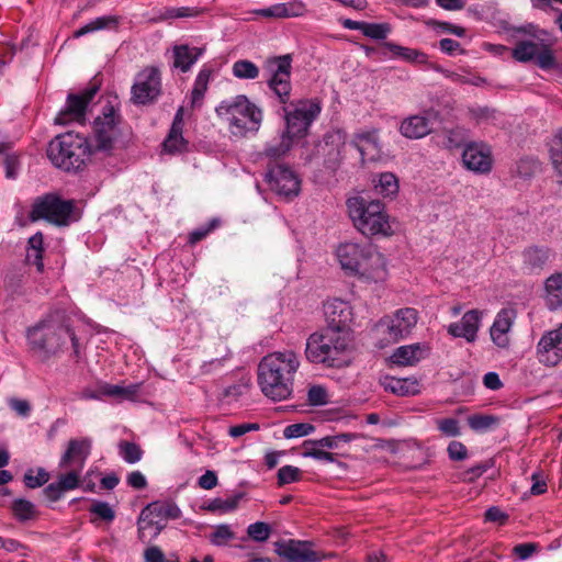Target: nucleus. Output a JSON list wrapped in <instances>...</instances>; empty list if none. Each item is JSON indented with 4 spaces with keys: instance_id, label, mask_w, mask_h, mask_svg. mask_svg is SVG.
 <instances>
[{
    "instance_id": "nucleus-17",
    "label": "nucleus",
    "mask_w": 562,
    "mask_h": 562,
    "mask_svg": "<svg viewBox=\"0 0 562 562\" xmlns=\"http://www.w3.org/2000/svg\"><path fill=\"white\" fill-rule=\"evenodd\" d=\"M345 146L346 133L341 130H331L316 145V155L323 158L326 168L335 170L342 160Z\"/></svg>"
},
{
    "instance_id": "nucleus-34",
    "label": "nucleus",
    "mask_w": 562,
    "mask_h": 562,
    "mask_svg": "<svg viewBox=\"0 0 562 562\" xmlns=\"http://www.w3.org/2000/svg\"><path fill=\"white\" fill-rule=\"evenodd\" d=\"M211 75L212 69L206 66H203L202 69L199 71L191 91L192 108L201 105L204 94L207 90Z\"/></svg>"
},
{
    "instance_id": "nucleus-35",
    "label": "nucleus",
    "mask_w": 562,
    "mask_h": 562,
    "mask_svg": "<svg viewBox=\"0 0 562 562\" xmlns=\"http://www.w3.org/2000/svg\"><path fill=\"white\" fill-rule=\"evenodd\" d=\"M244 493H236L227 498L215 497L207 502L205 509L212 513L225 514L235 510Z\"/></svg>"
},
{
    "instance_id": "nucleus-45",
    "label": "nucleus",
    "mask_w": 562,
    "mask_h": 562,
    "mask_svg": "<svg viewBox=\"0 0 562 562\" xmlns=\"http://www.w3.org/2000/svg\"><path fill=\"white\" fill-rule=\"evenodd\" d=\"M91 515H94L95 518H91L90 521L92 524H97V518L111 524L115 519V512L111 507V505L103 501H93V504L89 508Z\"/></svg>"
},
{
    "instance_id": "nucleus-4",
    "label": "nucleus",
    "mask_w": 562,
    "mask_h": 562,
    "mask_svg": "<svg viewBox=\"0 0 562 562\" xmlns=\"http://www.w3.org/2000/svg\"><path fill=\"white\" fill-rule=\"evenodd\" d=\"M216 115L227 123L232 135L244 137L256 133L262 122V111L246 95L238 94L220 102L215 108Z\"/></svg>"
},
{
    "instance_id": "nucleus-5",
    "label": "nucleus",
    "mask_w": 562,
    "mask_h": 562,
    "mask_svg": "<svg viewBox=\"0 0 562 562\" xmlns=\"http://www.w3.org/2000/svg\"><path fill=\"white\" fill-rule=\"evenodd\" d=\"M92 155L94 153L88 138L72 132L56 136L47 148L52 164L65 171L80 170Z\"/></svg>"
},
{
    "instance_id": "nucleus-41",
    "label": "nucleus",
    "mask_w": 562,
    "mask_h": 562,
    "mask_svg": "<svg viewBox=\"0 0 562 562\" xmlns=\"http://www.w3.org/2000/svg\"><path fill=\"white\" fill-rule=\"evenodd\" d=\"M540 44L531 41H520L513 48V57L520 63H527L535 59Z\"/></svg>"
},
{
    "instance_id": "nucleus-59",
    "label": "nucleus",
    "mask_w": 562,
    "mask_h": 562,
    "mask_svg": "<svg viewBox=\"0 0 562 562\" xmlns=\"http://www.w3.org/2000/svg\"><path fill=\"white\" fill-rule=\"evenodd\" d=\"M307 401L312 406L325 405L328 402L327 391L322 385H313L307 392Z\"/></svg>"
},
{
    "instance_id": "nucleus-11",
    "label": "nucleus",
    "mask_w": 562,
    "mask_h": 562,
    "mask_svg": "<svg viewBox=\"0 0 562 562\" xmlns=\"http://www.w3.org/2000/svg\"><path fill=\"white\" fill-rule=\"evenodd\" d=\"M181 516V510L173 502H153L142 509L138 520V538L144 541L148 525H158L157 532H161L166 527L165 521L177 519Z\"/></svg>"
},
{
    "instance_id": "nucleus-40",
    "label": "nucleus",
    "mask_w": 562,
    "mask_h": 562,
    "mask_svg": "<svg viewBox=\"0 0 562 562\" xmlns=\"http://www.w3.org/2000/svg\"><path fill=\"white\" fill-rule=\"evenodd\" d=\"M119 456L128 464H135L143 458L144 451L139 445L126 440L117 443Z\"/></svg>"
},
{
    "instance_id": "nucleus-49",
    "label": "nucleus",
    "mask_w": 562,
    "mask_h": 562,
    "mask_svg": "<svg viewBox=\"0 0 562 562\" xmlns=\"http://www.w3.org/2000/svg\"><path fill=\"white\" fill-rule=\"evenodd\" d=\"M209 538L213 546L222 547L227 544L228 541L235 539V532L228 525L222 524L215 527Z\"/></svg>"
},
{
    "instance_id": "nucleus-20",
    "label": "nucleus",
    "mask_w": 562,
    "mask_h": 562,
    "mask_svg": "<svg viewBox=\"0 0 562 562\" xmlns=\"http://www.w3.org/2000/svg\"><path fill=\"white\" fill-rule=\"evenodd\" d=\"M537 355L539 361L548 367H554L562 361V324L541 336Z\"/></svg>"
},
{
    "instance_id": "nucleus-6",
    "label": "nucleus",
    "mask_w": 562,
    "mask_h": 562,
    "mask_svg": "<svg viewBox=\"0 0 562 562\" xmlns=\"http://www.w3.org/2000/svg\"><path fill=\"white\" fill-rule=\"evenodd\" d=\"M26 338L33 349L54 356L63 350L67 340L71 341L75 355L78 356V338L65 323L49 316L42 319L26 331Z\"/></svg>"
},
{
    "instance_id": "nucleus-53",
    "label": "nucleus",
    "mask_w": 562,
    "mask_h": 562,
    "mask_svg": "<svg viewBox=\"0 0 562 562\" xmlns=\"http://www.w3.org/2000/svg\"><path fill=\"white\" fill-rule=\"evenodd\" d=\"M277 477L280 486L297 482L301 479V470L293 465H284L279 469Z\"/></svg>"
},
{
    "instance_id": "nucleus-39",
    "label": "nucleus",
    "mask_w": 562,
    "mask_h": 562,
    "mask_svg": "<svg viewBox=\"0 0 562 562\" xmlns=\"http://www.w3.org/2000/svg\"><path fill=\"white\" fill-rule=\"evenodd\" d=\"M259 68L248 59H238L232 66L234 77L243 80H252L259 77Z\"/></svg>"
},
{
    "instance_id": "nucleus-27",
    "label": "nucleus",
    "mask_w": 562,
    "mask_h": 562,
    "mask_svg": "<svg viewBox=\"0 0 562 562\" xmlns=\"http://www.w3.org/2000/svg\"><path fill=\"white\" fill-rule=\"evenodd\" d=\"M203 48L178 45L173 47V67L187 72L203 54Z\"/></svg>"
},
{
    "instance_id": "nucleus-1",
    "label": "nucleus",
    "mask_w": 562,
    "mask_h": 562,
    "mask_svg": "<svg viewBox=\"0 0 562 562\" xmlns=\"http://www.w3.org/2000/svg\"><path fill=\"white\" fill-rule=\"evenodd\" d=\"M300 364V357L293 350L273 351L265 356L258 364L261 392L273 401L290 397Z\"/></svg>"
},
{
    "instance_id": "nucleus-47",
    "label": "nucleus",
    "mask_w": 562,
    "mask_h": 562,
    "mask_svg": "<svg viewBox=\"0 0 562 562\" xmlns=\"http://www.w3.org/2000/svg\"><path fill=\"white\" fill-rule=\"evenodd\" d=\"M292 143V139L282 134L279 140L267 144L265 155L272 159L280 158L290 150Z\"/></svg>"
},
{
    "instance_id": "nucleus-10",
    "label": "nucleus",
    "mask_w": 562,
    "mask_h": 562,
    "mask_svg": "<svg viewBox=\"0 0 562 562\" xmlns=\"http://www.w3.org/2000/svg\"><path fill=\"white\" fill-rule=\"evenodd\" d=\"M120 115L110 103L103 106L102 114L93 122V139L91 146L94 154L110 155L120 135Z\"/></svg>"
},
{
    "instance_id": "nucleus-44",
    "label": "nucleus",
    "mask_w": 562,
    "mask_h": 562,
    "mask_svg": "<svg viewBox=\"0 0 562 562\" xmlns=\"http://www.w3.org/2000/svg\"><path fill=\"white\" fill-rule=\"evenodd\" d=\"M188 142L184 139L182 132L178 131L175 134L172 130L169 131L167 137L162 143V149L167 154H181L187 149Z\"/></svg>"
},
{
    "instance_id": "nucleus-30",
    "label": "nucleus",
    "mask_w": 562,
    "mask_h": 562,
    "mask_svg": "<svg viewBox=\"0 0 562 562\" xmlns=\"http://www.w3.org/2000/svg\"><path fill=\"white\" fill-rule=\"evenodd\" d=\"M546 302L550 310H557L562 306V274L550 276L544 283Z\"/></svg>"
},
{
    "instance_id": "nucleus-56",
    "label": "nucleus",
    "mask_w": 562,
    "mask_h": 562,
    "mask_svg": "<svg viewBox=\"0 0 562 562\" xmlns=\"http://www.w3.org/2000/svg\"><path fill=\"white\" fill-rule=\"evenodd\" d=\"M536 63L541 69H551L555 66V58L552 50L546 44H540L536 55Z\"/></svg>"
},
{
    "instance_id": "nucleus-37",
    "label": "nucleus",
    "mask_w": 562,
    "mask_h": 562,
    "mask_svg": "<svg viewBox=\"0 0 562 562\" xmlns=\"http://www.w3.org/2000/svg\"><path fill=\"white\" fill-rule=\"evenodd\" d=\"M384 47L406 61L416 64H425L427 61V55L418 49L404 47L391 42L384 43Z\"/></svg>"
},
{
    "instance_id": "nucleus-18",
    "label": "nucleus",
    "mask_w": 562,
    "mask_h": 562,
    "mask_svg": "<svg viewBox=\"0 0 562 562\" xmlns=\"http://www.w3.org/2000/svg\"><path fill=\"white\" fill-rule=\"evenodd\" d=\"M462 162L470 171L488 173L493 166L492 149L484 142H470L463 148Z\"/></svg>"
},
{
    "instance_id": "nucleus-52",
    "label": "nucleus",
    "mask_w": 562,
    "mask_h": 562,
    "mask_svg": "<svg viewBox=\"0 0 562 562\" xmlns=\"http://www.w3.org/2000/svg\"><path fill=\"white\" fill-rule=\"evenodd\" d=\"M315 426L310 423H296L286 426L283 430V436L286 439L300 438L314 432Z\"/></svg>"
},
{
    "instance_id": "nucleus-16",
    "label": "nucleus",
    "mask_w": 562,
    "mask_h": 562,
    "mask_svg": "<svg viewBox=\"0 0 562 562\" xmlns=\"http://www.w3.org/2000/svg\"><path fill=\"white\" fill-rule=\"evenodd\" d=\"M98 90L97 85H91L80 93H69L64 109L55 117V123L59 125H66L74 121L82 123L87 108Z\"/></svg>"
},
{
    "instance_id": "nucleus-7",
    "label": "nucleus",
    "mask_w": 562,
    "mask_h": 562,
    "mask_svg": "<svg viewBox=\"0 0 562 562\" xmlns=\"http://www.w3.org/2000/svg\"><path fill=\"white\" fill-rule=\"evenodd\" d=\"M349 216L355 227L366 236L389 235L391 225L380 200L353 196L347 200Z\"/></svg>"
},
{
    "instance_id": "nucleus-36",
    "label": "nucleus",
    "mask_w": 562,
    "mask_h": 562,
    "mask_svg": "<svg viewBox=\"0 0 562 562\" xmlns=\"http://www.w3.org/2000/svg\"><path fill=\"white\" fill-rule=\"evenodd\" d=\"M11 510L15 519L20 522L34 520L38 515L36 506L25 498L14 499L11 505Z\"/></svg>"
},
{
    "instance_id": "nucleus-24",
    "label": "nucleus",
    "mask_w": 562,
    "mask_h": 562,
    "mask_svg": "<svg viewBox=\"0 0 562 562\" xmlns=\"http://www.w3.org/2000/svg\"><path fill=\"white\" fill-rule=\"evenodd\" d=\"M514 319H515L514 310L503 308L497 313V315L494 319V323L490 329V335H491L493 342L498 348H507L509 346L508 334L514 324Z\"/></svg>"
},
{
    "instance_id": "nucleus-26",
    "label": "nucleus",
    "mask_w": 562,
    "mask_h": 562,
    "mask_svg": "<svg viewBox=\"0 0 562 562\" xmlns=\"http://www.w3.org/2000/svg\"><path fill=\"white\" fill-rule=\"evenodd\" d=\"M521 256L522 269L528 273H539L549 262L551 251L547 247L531 246L526 248Z\"/></svg>"
},
{
    "instance_id": "nucleus-62",
    "label": "nucleus",
    "mask_w": 562,
    "mask_h": 562,
    "mask_svg": "<svg viewBox=\"0 0 562 562\" xmlns=\"http://www.w3.org/2000/svg\"><path fill=\"white\" fill-rule=\"evenodd\" d=\"M538 550L533 542L519 543L513 548V553L521 561L529 559Z\"/></svg>"
},
{
    "instance_id": "nucleus-46",
    "label": "nucleus",
    "mask_w": 562,
    "mask_h": 562,
    "mask_svg": "<svg viewBox=\"0 0 562 562\" xmlns=\"http://www.w3.org/2000/svg\"><path fill=\"white\" fill-rule=\"evenodd\" d=\"M116 24V19L113 16H99L81 26L75 32V37H81L86 34L100 31Z\"/></svg>"
},
{
    "instance_id": "nucleus-12",
    "label": "nucleus",
    "mask_w": 562,
    "mask_h": 562,
    "mask_svg": "<svg viewBox=\"0 0 562 562\" xmlns=\"http://www.w3.org/2000/svg\"><path fill=\"white\" fill-rule=\"evenodd\" d=\"M131 101L135 105L154 103L161 94L160 72L155 67H148L137 74L131 89Z\"/></svg>"
},
{
    "instance_id": "nucleus-54",
    "label": "nucleus",
    "mask_w": 562,
    "mask_h": 562,
    "mask_svg": "<svg viewBox=\"0 0 562 562\" xmlns=\"http://www.w3.org/2000/svg\"><path fill=\"white\" fill-rule=\"evenodd\" d=\"M49 480V474L48 472L43 469V468H38L37 469V473L36 475L33 474V471L32 470H29L25 474H24V483L25 485L29 487V488H36V487H41L43 486L44 484H46Z\"/></svg>"
},
{
    "instance_id": "nucleus-32",
    "label": "nucleus",
    "mask_w": 562,
    "mask_h": 562,
    "mask_svg": "<svg viewBox=\"0 0 562 562\" xmlns=\"http://www.w3.org/2000/svg\"><path fill=\"white\" fill-rule=\"evenodd\" d=\"M359 438L358 434L342 432L334 436H326L317 440H305L303 447L318 446L327 449H339L342 443H349Z\"/></svg>"
},
{
    "instance_id": "nucleus-48",
    "label": "nucleus",
    "mask_w": 562,
    "mask_h": 562,
    "mask_svg": "<svg viewBox=\"0 0 562 562\" xmlns=\"http://www.w3.org/2000/svg\"><path fill=\"white\" fill-rule=\"evenodd\" d=\"M392 32V27L389 23H369L366 22L362 34L374 41L385 40Z\"/></svg>"
},
{
    "instance_id": "nucleus-23",
    "label": "nucleus",
    "mask_w": 562,
    "mask_h": 562,
    "mask_svg": "<svg viewBox=\"0 0 562 562\" xmlns=\"http://www.w3.org/2000/svg\"><path fill=\"white\" fill-rule=\"evenodd\" d=\"M277 553L288 562H317L321 555L311 549L307 542L288 540L277 542Z\"/></svg>"
},
{
    "instance_id": "nucleus-43",
    "label": "nucleus",
    "mask_w": 562,
    "mask_h": 562,
    "mask_svg": "<svg viewBox=\"0 0 562 562\" xmlns=\"http://www.w3.org/2000/svg\"><path fill=\"white\" fill-rule=\"evenodd\" d=\"M374 188L383 196H393L398 192L397 178L391 172H383L379 176Z\"/></svg>"
},
{
    "instance_id": "nucleus-57",
    "label": "nucleus",
    "mask_w": 562,
    "mask_h": 562,
    "mask_svg": "<svg viewBox=\"0 0 562 562\" xmlns=\"http://www.w3.org/2000/svg\"><path fill=\"white\" fill-rule=\"evenodd\" d=\"M220 226L218 218H212L207 224L192 231L189 235V243L194 245L205 238L212 231Z\"/></svg>"
},
{
    "instance_id": "nucleus-2",
    "label": "nucleus",
    "mask_w": 562,
    "mask_h": 562,
    "mask_svg": "<svg viewBox=\"0 0 562 562\" xmlns=\"http://www.w3.org/2000/svg\"><path fill=\"white\" fill-rule=\"evenodd\" d=\"M351 337L348 331L322 329L311 334L305 342L306 360L326 368H342L350 362Z\"/></svg>"
},
{
    "instance_id": "nucleus-64",
    "label": "nucleus",
    "mask_w": 562,
    "mask_h": 562,
    "mask_svg": "<svg viewBox=\"0 0 562 562\" xmlns=\"http://www.w3.org/2000/svg\"><path fill=\"white\" fill-rule=\"evenodd\" d=\"M550 159H562V130L550 142Z\"/></svg>"
},
{
    "instance_id": "nucleus-22",
    "label": "nucleus",
    "mask_w": 562,
    "mask_h": 562,
    "mask_svg": "<svg viewBox=\"0 0 562 562\" xmlns=\"http://www.w3.org/2000/svg\"><path fill=\"white\" fill-rule=\"evenodd\" d=\"M92 439L83 437L80 439H70L67 449L60 457L58 467L60 469L77 468L82 470L91 453Z\"/></svg>"
},
{
    "instance_id": "nucleus-19",
    "label": "nucleus",
    "mask_w": 562,
    "mask_h": 562,
    "mask_svg": "<svg viewBox=\"0 0 562 562\" xmlns=\"http://www.w3.org/2000/svg\"><path fill=\"white\" fill-rule=\"evenodd\" d=\"M439 119V112L434 109L404 119L400 133L409 139H419L431 133L434 124Z\"/></svg>"
},
{
    "instance_id": "nucleus-50",
    "label": "nucleus",
    "mask_w": 562,
    "mask_h": 562,
    "mask_svg": "<svg viewBox=\"0 0 562 562\" xmlns=\"http://www.w3.org/2000/svg\"><path fill=\"white\" fill-rule=\"evenodd\" d=\"M539 170V161L532 157H525L517 161L515 172L524 179L531 178Z\"/></svg>"
},
{
    "instance_id": "nucleus-38",
    "label": "nucleus",
    "mask_w": 562,
    "mask_h": 562,
    "mask_svg": "<svg viewBox=\"0 0 562 562\" xmlns=\"http://www.w3.org/2000/svg\"><path fill=\"white\" fill-rule=\"evenodd\" d=\"M470 142V131L465 127L456 126L446 132L445 146L449 149L464 148Z\"/></svg>"
},
{
    "instance_id": "nucleus-25",
    "label": "nucleus",
    "mask_w": 562,
    "mask_h": 562,
    "mask_svg": "<svg viewBox=\"0 0 562 562\" xmlns=\"http://www.w3.org/2000/svg\"><path fill=\"white\" fill-rule=\"evenodd\" d=\"M480 322L479 311L471 310L462 316L460 322L451 323L448 326V333L453 337H461L468 342H473L476 339Z\"/></svg>"
},
{
    "instance_id": "nucleus-3",
    "label": "nucleus",
    "mask_w": 562,
    "mask_h": 562,
    "mask_svg": "<svg viewBox=\"0 0 562 562\" xmlns=\"http://www.w3.org/2000/svg\"><path fill=\"white\" fill-rule=\"evenodd\" d=\"M336 257L341 269L350 276L374 282L386 277L384 258L370 243H341L336 249Z\"/></svg>"
},
{
    "instance_id": "nucleus-31",
    "label": "nucleus",
    "mask_w": 562,
    "mask_h": 562,
    "mask_svg": "<svg viewBox=\"0 0 562 562\" xmlns=\"http://www.w3.org/2000/svg\"><path fill=\"white\" fill-rule=\"evenodd\" d=\"M44 237L41 232L35 233L33 236L29 238L27 241V251H26V261L30 265L36 267L37 271H43V251H44Z\"/></svg>"
},
{
    "instance_id": "nucleus-9",
    "label": "nucleus",
    "mask_w": 562,
    "mask_h": 562,
    "mask_svg": "<svg viewBox=\"0 0 562 562\" xmlns=\"http://www.w3.org/2000/svg\"><path fill=\"white\" fill-rule=\"evenodd\" d=\"M321 110L319 103L314 100H299L284 106L286 128L283 134L292 140L305 136Z\"/></svg>"
},
{
    "instance_id": "nucleus-33",
    "label": "nucleus",
    "mask_w": 562,
    "mask_h": 562,
    "mask_svg": "<svg viewBox=\"0 0 562 562\" xmlns=\"http://www.w3.org/2000/svg\"><path fill=\"white\" fill-rule=\"evenodd\" d=\"M305 12L306 5L301 0L272 4V14L274 19L297 18L304 15Z\"/></svg>"
},
{
    "instance_id": "nucleus-8",
    "label": "nucleus",
    "mask_w": 562,
    "mask_h": 562,
    "mask_svg": "<svg viewBox=\"0 0 562 562\" xmlns=\"http://www.w3.org/2000/svg\"><path fill=\"white\" fill-rule=\"evenodd\" d=\"M74 210V201L64 200L56 193H46L33 201L29 220L33 223L45 221L55 226H67L71 222Z\"/></svg>"
},
{
    "instance_id": "nucleus-42",
    "label": "nucleus",
    "mask_w": 562,
    "mask_h": 562,
    "mask_svg": "<svg viewBox=\"0 0 562 562\" xmlns=\"http://www.w3.org/2000/svg\"><path fill=\"white\" fill-rule=\"evenodd\" d=\"M470 428L476 432H485L499 424V418L494 415L474 414L468 417Z\"/></svg>"
},
{
    "instance_id": "nucleus-51",
    "label": "nucleus",
    "mask_w": 562,
    "mask_h": 562,
    "mask_svg": "<svg viewBox=\"0 0 562 562\" xmlns=\"http://www.w3.org/2000/svg\"><path fill=\"white\" fill-rule=\"evenodd\" d=\"M82 470H79L77 468H71L69 472L61 474L58 476V480L56 481L60 487L67 492L72 491L80 485V473Z\"/></svg>"
},
{
    "instance_id": "nucleus-28",
    "label": "nucleus",
    "mask_w": 562,
    "mask_h": 562,
    "mask_svg": "<svg viewBox=\"0 0 562 562\" xmlns=\"http://www.w3.org/2000/svg\"><path fill=\"white\" fill-rule=\"evenodd\" d=\"M425 356V349L419 344L398 347L392 355L391 360L400 366H413Z\"/></svg>"
},
{
    "instance_id": "nucleus-13",
    "label": "nucleus",
    "mask_w": 562,
    "mask_h": 562,
    "mask_svg": "<svg viewBox=\"0 0 562 562\" xmlns=\"http://www.w3.org/2000/svg\"><path fill=\"white\" fill-rule=\"evenodd\" d=\"M291 55H282L267 61L270 77L268 86L283 104L290 99L291 93Z\"/></svg>"
},
{
    "instance_id": "nucleus-61",
    "label": "nucleus",
    "mask_w": 562,
    "mask_h": 562,
    "mask_svg": "<svg viewBox=\"0 0 562 562\" xmlns=\"http://www.w3.org/2000/svg\"><path fill=\"white\" fill-rule=\"evenodd\" d=\"M448 456L453 461H463L468 458V449L460 441H451L447 448Z\"/></svg>"
},
{
    "instance_id": "nucleus-15",
    "label": "nucleus",
    "mask_w": 562,
    "mask_h": 562,
    "mask_svg": "<svg viewBox=\"0 0 562 562\" xmlns=\"http://www.w3.org/2000/svg\"><path fill=\"white\" fill-rule=\"evenodd\" d=\"M265 179L269 188L280 196L292 199L300 193L301 181L297 175L285 165L269 167Z\"/></svg>"
},
{
    "instance_id": "nucleus-55",
    "label": "nucleus",
    "mask_w": 562,
    "mask_h": 562,
    "mask_svg": "<svg viewBox=\"0 0 562 562\" xmlns=\"http://www.w3.org/2000/svg\"><path fill=\"white\" fill-rule=\"evenodd\" d=\"M271 529L267 522L257 521L255 524H250L247 528L248 536L258 542L266 541L270 536Z\"/></svg>"
},
{
    "instance_id": "nucleus-14",
    "label": "nucleus",
    "mask_w": 562,
    "mask_h": 562,
    "mask_svg": "<svg viewBox=\"0 0 562 562\" xmlns=\"http://www.w3.org/2000/svg\"><path fill=\"white\" fill-rule=\"evenodd\" d=\"M418 314L415 308L405 307L397 310L393 315L383 317L378 327L387 335L389 341H397L406 338L416 326Z\"/></svg>"
},
{
    "instance_id": "nucleus-58",
    "label": "nucleus",
    "mask_w": 562,
    "mask_h": 562,
    "mask_svg": "<svg viewBox=\"0 0 562 562\" xmlns=\"http://www.w3.org/2000/svg\"><path fill=\"white\" fill-rule=\"evenodd\" d=\"M304 451L302 456L304 458H312L319 461H326V462H335L336 461V454L323 450L324 448H321L318 446H310V447H303Z\"/></svg>"
},
{
    "instance_id": "nucleus-60",
    "label": "nucleus",
    "mask_w": 562,
    "mask_h": 562,
    "mask_svg": "<svg viewBox=\"0 0 562 562\" xmlns=\"http://www.w3.org/2000/svg\"><path fill=\"white\" fill-rule=\"evenodd\" d=\"M437 428L447 437H458L461 434L459 422L456 418L437 420Z\"/></svg>"
},
{
    "instance_id": "nucleus-29",
    "label": "nucleus",
    "mask_w": 562,
    "mask_h": 562,
    "mask_svg": "<svg viewBox=\"0 0 562 562\" xmlns=\"http://www.w3.org/2000/svg\"><path fill=\"white\" fill-rule=\"evenodd\" d=\"M383 386L385 391L401 396L415 395L419 392L418 382L409 378H385Z\"/></svg>"
},
{
    "instance_id": "nucleus-21",
    "label": "nucleus",
    "mask_w": 562,
    "mask_h": 562,
    "mask_svg": "<svg viewBox=\"0 0 562 562\" xmlns=\"http://www.w3.org/2000/svg\"><path fill=\"white\" fill-rule=\"evenodd\" d=\"M324 315L327 322L325 329L348 331L353 321V312L350 304L340 299H329L324 303Z\"/></svg>"
},
{
    "instance_id": "nucleus-63",
    "label": "nucleus",
    "mask_w": 562,
    "mask_h": 562,
    "mask_svg": "<svg viewBox=\"0 0 562 562\" xmlns=\"http://www.w3.org/2000/svg\"><path fill=\"white\" fill-rule=\"evenodd\" d=\"M145 562H179L178 560H167L162 550L158 547H149L144 552Z\"/></svg>"
}]
</instances>
